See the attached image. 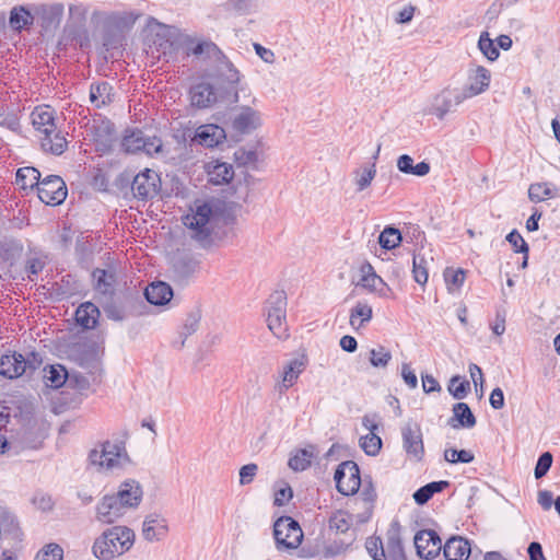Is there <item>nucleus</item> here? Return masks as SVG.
I'll return each mask as SVG.
<instances>
[{
  "label": "nucleus",
  "mask_w": 560,
  "mask_h": 560,
  "mask_svg": "<svg viewBox=\"0 0 560 560\" xmlns=\"http://www.w3.org/2000/svg\"><path fill=\"white\" fill-rule=\"evenodd\" d=\"M135 533L127 526H113L100 535L93 544V555L102 560H110L127 552L135 542Z\"/></svg>",
  "instance_id": "nucleus-1"
},
{
  "label": "nucleus",
  "mask_w": 560,
  "mask_h": 560,
  "mask_svg": "<svg viewBox=\"0 0 560 560\" xmlns=\"http://www.w3.org/2000/svg\"><path fill=\"white\" fill-rule=\"evenodd\" d=\"M184 224L191 231L190 236L197 241L200 246L209 247L213 243L212 238V208L203 202L196 206V209L184 217Z\"/></svg>",
  "instance_id": "nucleus-2"
},
{
  "label": "nucleus",
  "mask_w": 560,
  "mask_h": 560,
  "mask_svg": "<svg viewBox=\"0 0 560 560\" xmlns=\"http://www.w3.org/2000/svg\"><path fill=\"white\" fill-rule=\"evenodd\" d=\"M89 460L92 466L105 470L122 468L130 462L125 444L110 441L102 443L100 448L92 450Z\"/></svg>",
  "instance_id": "nucleus-3"
},
{
  "label": "nucleus",
  "mask_w": 560,
  "mask_h": 560,
  "mask_svg": "<svg viewBox=\"0 0 560 560\" xmlns=\"http://www.w3.org/2000/svg\"><path fill=\"white\" fill-rule=\"evenodd\" d=\"M190 103L197 108H209L218 102L237 103L238 92L231 94L223 92L221 88H217L208 82H200L190 88L189 91Z\"/></svg>",
  "instance_id": "nucleus-4"
},
{
  "label": "nucleus",
  "mask_w": 560,
  "mask_h": 560,
  "mask_svg": "<svg viewBox=\"0 0 560 560\" xmlns=\"http://www.w3.org/2000/svg\"><path fill=\"white\" fill-rule=\"evenodd\" d=\"M267 324L270 331L278 338L287 336V294L275 291L266 302Z\"/></svg>",
  "instance_id": "nucleus-5"
},
{
  "label": "nucleus",
  "mask_w": 560,
  "mask_h": 560,
  "mask_svg": "<svg viewBox=\"0 0 560 560\" xmlns=\"http://www.w3.org/2000/svg\"><path fill=\"white\" fill-rule=\"evenodd\" d=\"M273 536L278 550L296 549L303 540L300 524L290 516H281L275 522Z\"/></svg>",
  "instance_id": "nucleus-6"
},
{
  "label": "nucleus",
  "mask_w": 560,
  "mask_h": 560,
  "mask_svg": "<svg viewBox=\"0 0 560 560\" xmlns=\"http://www.w3.org/2000/svg\"><path fill=\"white\" fill-rule=\"evenodd\" d=\"M465 95L459 89L445 88L435 94L431 104L425 109V114L433 115L438 119L443 120L453 108L465 101Z\"/></svg>",
  "instance_id": "nucleus-7"
},
{
  "label": "nucleus",
  "mask_w": 560,
  "mask_h": 560,
  "mask_svg": "<svg viewBox=\"0 0 560 560\" xmlns=\"http://www.w3.org/2000/svg\"><path fill=\"white\" fill-rule=\"evenodd\" d=\"M334 479L337 490L343 495L355 494L361 485L359 466L352 460L338 465Z\"/></svg>",
  "instance_id": "nucleus-8"
},
{
  "label": "nucleus",
  "mask_w": 560,
  "mask_h": 560,
  "mask_svg": "<svg viewBox=\"0 0 560 560\" xmlns=\"http://www.w3.org/2000/svg\"><path fill=\"white\" fill-rule=\"evenodd\" d=\"M36 188L38 198L46 205H60L67 197V186L57 175H49L42 182L39 180Z\"/></svg>",
  "instance_id": "nucleus-9"
},
{
  "label": "nucleus",
  "mask_w": 560,
  "mask_h": 560,
  "mask_svg": "<svg viewBox=\"0 0 560 560\" xmlns=\"http://www.w3.org/2000/svg\"><path fill=\"white\" fill-rule=\"evenodd\" d=\"M402 447L410 459L420 462L424 456L423 436L417 422L408 421L401 428Z\"/></svg>",
  "instance_id": "nucleus-10"
},
{
  "label": "nucleus",
  "mask_w": 560,
  "mask_h": 560,
  "mask_svg": "<svg viewBox=\"0 0 560 560\" xmlns=\"http://www.w3.org/2000/svg\"><path fill=\"white\" fill-rule=\"evenodd\" d=\"M161 187L159 174L150 168L137 174L131 184L133 196L140 200L151 199L158 195Z\"/></svg>",
  "instance_id": "nucleus-11"
},
{
  "label": "nucleus",
  "mask_w": 560,
  "mask_h": 560,
  "mask_svg": "<svg viewBox=\"0 0 560 560\" xmlns=\"http://www.w3.org/2000/svg\"><path fill=\"white\" fill-rule=\"evenodd\" d=\"M95 510L96 520L103 524H114L129 512L114 493L105 494L96 504Z\"/></svg>",
  "instance_id": "nucleus-12"
},
{
  "label": "nucleus",
  "mask_w": 560,
  "mask_h": 560,
  "mask_svg": "<svg viewBox=\"0 0 560 560\" xmlns=\"http://www.w3.org/2000/svg\"><path fill=\"white\" fill-rule=\"evenodd\" d=\"M491 82V72L483 66L470 67L467 71V83L460 92L465 98H471L486 92Z\"/></svg>",
  "instance_id": "nucleus-13"
},
{
  "label": "nucleus",
  "mask_w": 560,
  "mask_h": 560,
  "mask_svg": "<svg viewBox=\"0 0 560 560\" xmlns=\"http://www.w3.org/2000/svg\"><path fill=\"white\" fill-rule=\"evenodd\" d=\"M417 555L425 560L434 559L439 556L442 541L439 535L432 529L419 530L413 538Z\"/></svg>",
  "instance_id": "nucleus-14"
},
{
  "label": "nucleus",
  "mask_w": 560,
  "mask_h": 560,
  "mask_svg": "<svg viewBox=\"0 0 560 560\" xmlns=\"http://www.w3.org/2000/svg\"><path fill=\"white\" fill-rule=\"evenodd\" d=\"M93 288L95 292L107 299H112L116 291L117 272L116 268L108 266V268H95L92 271Z\"/></svg>",
  "instance_id": "nucleus-15"
},
{
  "label": "nucleus",
  "mask_w": 560,
  "mask_h": 560,
  "mask_svg": "<svg viewBox=\"0 0 560 560\" xmlns=\"http://www.w3.org/2000/svg\"><path fill=\"white\" fill-rule=\"evenodd\" d=\"M306 359L304 357L294 358L283 365L280 381L276 384V390L282 395L292 387L299 380L300 375L306 368Z\"/></svg>",
  "instance_id": "nucleus-16"
},
{
  "label": "nucleus",
  "mask_w": 560,
  "mask_h": 560,
  "mask_svg": "<svg viewBox=\"0 0 560 560\" xmlns=\"http://www.w3.org/2000/svg\"><path fill=\"white\" fill-rule=\"evenodd\" d=\"M261 125L260 113L250 106H241L232 119V128L241 135H247Z\"/></svg>",
  "instance_id": "nucleus-17"
},
{
  "label": "nucleus",
  "mask_w": 560,
  "mask_h": 560,
  "mask_svg": "<svg viewBox=\"0 0 560 560\" xmlns=\"http://www.w3.org/2000/svg\"><path fill=\"white\" fill-rule=\"evenodd\" d=\"M114 494L124 503L125 508L131 511L137 509L141 503L143 490L139 481L128 479L119 485L117 492Z\"/></svg>",
  "instance_id": "nucleus-18"
},
{
  "label": "nucleus",
  "mask_w": 560,
  "mask_h": 560,
  "mask_svg": "<svg viewBox=\"0 0 560 560\" xmlns=\"http://www.w3.org/2000/svg\"><path fill=\"white\" fill-rule=\"evenodd\" d=\"M226 138L225 130L215 124L201 125L196 129L194 141L206 148H214Z\"/></svg>",
  "instance_id": "nucleus-19"
},
{
  "label": "nucleus",
  "mask_w": 560,
  "mask_h": 560,
  "mask_svg": "<svg viewBox=\"0 0 560 560\" xmlns=\"http://www.w3.org/2000/svg\"><path fill=\"white\" fill-rule=\"evenodd\" d=\"M25 358L18 352L3 354L0 359V374L13 380L25 373Z\"/></svg>",
  "instance_id": "nucleus-20"
},
{
  "label": "nucleus",
  "mask_w": 560,
  "mask_h": 560,
  "mask_svg": "<svg viewBox=\"0 0 560 560\" xmlns=\"http://www.w3.org/2000/svg\"><path fill=\"white\" fill-rule=\"evenodd\" d=\"M167 534L166 521L156 514L148 515L142 524V536L148 541H159Z\"/></svg>",
  "instance_id": "nucleus-21"
},
{
  "label": "nucleus",
  "mask_w": 560,
  "mask_h": 560,
  "mask_svg": "<svg viewBox=\"0 0 560 560\" xmlns=\"http://www.w3.org/2000/svg\"><path fill=\"white\" fill-rule=\"evenodd\" d=\"M32 124L37 131L43 133V137L54 133L57 129L54 110L50 106L36 107L32 113Z\"/></svg>",
  "instance_id": "nucleus-22"
},
{
  "label": "nucleus",
  "mask_w": 560,
  "mask_h": 560,
  "mask_svg": "<svg viewBox=\"0 0 560 560\" xmlns=\"http://www.w3.org/2000/svg\"><path fill=\"white\" fill-rule=\"evenodd\" d=\"M470 552V544L463 537H452L443 547V553L446 560H467Z\"/></svg>",
  "instance_id": "nucleus-23"
},
{
  "label": "nucleus",
  "mask_w": 560,
  "mask_h": 560,
  "mask_svg": "<svg viewBox=\"0 0 560 560\" xmlns=\"http://www.w3.org/2000/svg\"><path fill=\"white\" fill-rule=\"evenodd\" d=\"M89 98L94 107L102 108L114 101L113 86L106 81L92 83Z\"/></svg>",
  "instance_id": "nucleus-24"
},
{
  "label": "nucleus",
  "mask_w": 560,
  "mask_h": 560,
  "mask_svg": "<svg viewBox=\"0 0 560 560\" xmlns=\"http://www.w3.org/2000/svg\"><path fill=\"white\" fill-rule=\"evenodd\" d=\"M144 296L150 304L164 305L171 301L173 290L165 282H153L145 288Z\"/></svg>",
  "instance_id": "nucleus-25"
},
{
  "label": "nucleus",
  "mask_w": 560,
  "mask_h": 560,
  "mask_svg": "<svg viewBox=\"0 0 560 560\" xmlns=\"http://www.w3.org/2000/svg\"><path fill=\"white\" fill-rule=\"evenodd\" d=\"M448 424L454 429H470L476 425V417L466 402H457L453 406V417Z\"/></svg>",
  "instance_id": "nucleus-26"
},
{
  "label": "nucleus",
  "mask_w": 560,
  "mask_h": 560,
  "mask_svg": "<svg viewBox=\"0 0 560 560\" xmlns=\"http://www.w3.org/2000/svg\"><path fill=\"white\" fill-rule=\"evenodd\" d=\"M373 317L372 306L365 301H358L350 311L349 323L355 330L365 326Z\"/></svg>",
  "instance_id": "nucleus-27"
},
{
  "label": "nucleus",
  "mask_w": 560,
  "mask_h": 560,
  "mask_svg": "<svg viewBox=\"0 0 560 560\" xmlns=\"http://www.w3.org/2000/svg\"><path fill=\"white\" fill-rule=\"evenodd\" d=\"M397 168L404 174L423 177L430 173L431 166L425 161L415 164L410 155L402 154L397 159Z\"/></svg>",
  "instance_id": "nucleus-28"
},
{
  "label": "nucleus",
  "mask_w": 560,
  "mask_h": 560,
  "mask_svg": "<svg viewBox=\"0 0 560 560\" xmlns=\"http://www.w3.org/2000/svg\"><path fill=\"white\" fill-rule=\"evenodd\" d=\"M100 310L91 302L81 304L75 312L77 323L85 329H93L98 320Z\"/></svg>",
  "instance_id": "nucleus-29"
},
{
  "label": "nucleus",
  "mask_w": 560,
  "mask_h": 560,
  "mask_svg": "<svg viewBox=\"0 0 560 560\" xmlns=\"http://www.w3.org/2000/svg\"><path fill=\"white\" fill-rule=\"evenodd\" d=\"M559 188L551 183H534L529 185L528 198L533 202H541L550 198L559 197Z\"/></svg>",
  "instance_id": "nucleus-30"
},
{
  "label": "nucleus",
  "mask_w": 560,
  "mask_h": 560,
  "mask_svg": "<svg viewBox=\"0 0 560 560\" xmlns=\"http://www.w3.org/2000/svg\"><path fill=\"white\" fill-rule=\"evenodd\" d=\"M385 552L387 558L405 553L400 536V525L397 522L392 523L386 533Z\"/></svg>",
  "instance_id": "nucleus-31"
},
{
  "label": "nucleus",
  "mask_w": 560,
  "mask_h": 560,
  "mask_svg": "<svg viewBox=\"0 0 560 560\" xmlns=\"http://www.w3.org/2000/svg\"><path fill=\"white\" fill-rule=\"evenodd\" d=\"M219 78L228 84L225 88H221L223 92H230L231 94L237 92L235 85L240 82L241 74L231 61L225 60L222 62Z\"/></svg>",
  "instance_id": "nucleus-32"
},
{
  "label": "nucleus",
  "mask_w": 560,
  "mask_h": 560,
  "mask_svg": "<svg viewBox=\"0 0 560 560\" xmlns=\"http://www.w3.org/2000/svg\"><path fill=\"white\" fill-rule=\"evenodd\" d=\"M448 481L441 480V481H432L430 483H427L425 486L419 488L413 493V499L417 504L423 505L425 504L435 493H439L443 491L445 488L448 487Z\"/></svg>",
  "instance_id": "nucleus-33"
},
{
  "label": "nucleus",
  "mask_w": 560,
  "mask_h": 560,
  "mask_svg": "<svg viewBox=\"0 0 560 560\" xmlns=\"http://www.w3.org/2000/svg\"><path fill=\"white\" fill-rule=\"evenodd\" d=\"M42 147L45 151L60 155L66 151L68 141L60 131L56 130L54 133L46 135L42 138Z\"/></svg>",
  "instance_id": "nucleus-34"
},
{
  "label": "nucleus",
  "mask_w": 560,
  "mask_h": 560,
  "mask_svg": "<svg viewBox=\"0 0 560 560\" xmlns=\"http://www.w3.org/2000/svg\"><path fill=\"white\" fill-rule=\"evenodd\" d=\"M40 179V173L38 170L32 166L21 167L16 172V184L22 189L37 187Z\"/></svg>",
  "instance_id": "nucleus-35"
},
{
  "label": "nucleus",
  "mask_w": 560,
  "mask_h": 560,
  "mask_svg": "<svg viewBox=\"0 0 560 560\" xmlns=\"http://www.w3.org/2000/svg\"><path fill=\"white\" fill-rule=\"evenodd\" d=\"M44 380L47 386L59 388L67 380V371L62 365H49L44 369Z\"/></svg>",
  "instance_id": "nucleus-36"
},
{
  "label": "nucleus",
  "mask_w": 560,
  "mask_h": 560,
  "mask_svg": "<svg viewBox=\"0 0 560 560\" xmlns=\"http://www.w3.org/2000/svg\"><path fill=\"white\" fill-rule=\"evenodd\" d=\"M143 145L144 135L141 130H135L125 135L120 142L121 150L126 153H137L142 150Z\"/></svg>",
  "instance_id": "nucleus-37"
},
{
  "label": "nucleus",
  "mask_w": 560,
  "mask_h": 560,
  "mask_svg": "<svg viewBox=\"0 0 560 560\" xmlns=\"http://www.w3.org/2000/svg\"><path fill=\"white\" fill-rule=\"evenodd\" d=\"M210 180L215 185L230 183L234 177L232 165L228 163H217L211 171H209Z\"/></svg>",
  "instance_id": "nucleus-38"
},
{
  "label": "nucleus",
  "mask_w": 560,
  "mask_h": 560,
  "mask_svg": "<svg viewBox=\"0 0 560 560\" xmlns=\"http://www.w3.org/2000/svg\"><path fill=\"white\" fill-rule=\"evenodd\" d=\"M352 526V515L346 511L338 510L329 517V527L337 533L345 534Z\"/></svg>",
  "instance_id": "nucleus-39"
},
{
  "label": "nucleus",
  "mask_w": 560,
  "mask_h": 560,
  "mask_svg": "<svg viewBox=\"0 0 560 560\" xmlns=\"http://www.w3.org/2000/svg\"><path fill=\"white\" fill-rule=\"evenodd\" d=\"M354 174V183L357 185V190L362 191L366 189L376 175V166L373 163L371 166H363L353 172Z\"/></svg>",
  "instance_id": "nucleus-40"
},
{
  "label": "nucleus",
  "mask_w": 560,
  "mask_h": 560,
  "mask_svg": "<svg viewBox=\"0 0 560 560\" xmlns=\"http://www.w3.org/2000/svg\"><path fill=\"white\" fill-rule=\"evenodd\" d=\"M401 240L400 231L393 226H386L378 236V243L385 249L396 248Z\"/></svg>",
  "instance_id": "nucleus-41"
},
{
  "label": "nucleus",
  "mask_w": 560,
  "mask_h": 560,
  "mask_svg": "<svg viewBox=\"0 0 560 560\" xmlns=\"http://www.w3.org/2000/svg\"><path fill=\"white\" fill-rule=\"evenodd\" d=\"M312 458L311 452L300 450L289 458L288 465L294 471H303L311 466Z\"/></svg>",
  "instance_id": "nucleus-42"
},
{
  "label": "nucleus",
  "mask_w": 560,
  "mask_h": 560,
  "mask_svg": "<svg viewBox=\"0 0 560 560\" xmlns=\"http://www.w3.org/2000/svg\"><path fill=\"white\" fill-rule=\"evenodd\" d=\"M33 16L24 8H13L10 14V25L14 30H22L28 24H32Z\"/></svg>",
  "instance_id": "nucleus-43"
},
{
  "label": "nucleus",
  "mask_w": 560,
  "mask_h": 560,
  "mask_svg": "<svg viewBox=\"0 0 560 560\" xmlns=\"http://www.w3.org/2000/svg\"><path fill=\"white\" fill-rule=\"evenodd\" d=\"M412 273L417 283L423 285L427 283L429 275L427 260L420 254H415L412 259Z\"/></svg>",
  "instance_id": "nucleus-44"
},
{
  "label": "nucleus",
  "mask_w": 560,
  "mask_h": 560,
  "mask_svg": "<svg viewBox=\"0 0 560 560\" xmlns=\"http://www.w3.org/2000/svg\"><path fill=\"white\" fill-rule=\"evenodd\" d=\"M200 322V315L198 313H190L187 315L180 331L179 337L182 338L179 348H183L185 345V340L192 334H195L198 329Z\"/></svg>",
  "instance_id": "nucleus-45"
},
{
  "label": "nucleus",
  "mask_w": 560,
  "mask_h": 560,
  "mask_svg": "<svg viewBox=\"0 0 560 560\" xmlns=\"http://www.w3.org/2000/svg\"><path fill=\"white\" fill-rule=\"evenodd\" d=\"M1 533L18 536L19 524L12 513L0 506V534Z\"/></svg>",
  "instance_id": "nucleus-46"
},
{
  "label": "nucleus",
  "mask_w": 560,
  "mask_h": 560,
  "mask_svg": "<svg viewBox=\"0 0 560 560\" xmlns=\"http://www.w3.org/2000/svg\"><path fill=\"white\" fill-rule=\"evenodd\" d=\"M360 446L369 456H375L382 447V439L376 433H368L360 439Z\"/></svg>",
  "instance_id": "nucleus-47"
},
{
  "label": "nucleus",
  "mask_w": 560,
  "mask_h": 560,
  "mask_svg": "<svg viewBox=\"0 0 560 560\" xmlns=\"http://www.w3.org/2000/svg\"><path fill=\"white\" fill-rule=\"evenodd\" d=\"M470 390V384L456 375L450 380L448 392L455 399H464Z\"/></svg>",
  "instance_id": "nucleus-48"
},
{
  "label": "nucleus",
  "mask_w": 560,
  "mask_h": 560,
  "mask_svg": "<svg viewBox=\"0 0 560 560\" xmlns=\"http://www.w3.org/2000/svg\"><path fill=\"white\" fill-rule=\"evenodd\" d=\"M370 363L374 368L384 369L388 365L392 360V353L385 349L383 346H378L377 348H373L370 350Z\"/></svg>",
  "instance_id": "nucleus-49"
},
{
  "label": "nucleus",
  "mask_w": 560,
  "mask_h": 560,
  "mask_svg": "<svg viewBox=\"0 0 560 560\" xmlns=\"http://www.w3.org/2000/svg\"><path fill=\"white\" fill-rule=\"evenodd\" d=\"M478 47L480 51L483 54V56L490 61H494L498 59L499 50L494 46L493 40L489 37V34L487 32L481 33L478 40Z\"/></svg>",
  "instance_id": "nucleus-50"
},
{
  "label": "nucleus",
  "mask_w": 560,
  "mask_h": 560,
  "mask_svg": "<svg viewBox=\"0 0 560 560\" xmlns=\"http://www.w3.org/2000/svg\"><path fill=\"white\" fill-rule=\"evenodd\" d=\"M365 548L373 560H387L385 547L380 537H369L365 541Z\"/></svg>",
  "instance_id": "nucleus-51"
},
{
  "label": "nucleus",
  "mask_w": 560,
  "mask_h": 560,
  "mask_svg": "<svg viewBox=\"0 0 560 560\" xmlns=\"http://www.w3.org/2000/svg\"><path fill=\"white\" fill-rule=\"evenodd\" d=\"M475 456L470 451L448 448L444 452V459L451 464H469L474 460Z\"/></svg>",
  "instance_id": "nucleus-52"
},
{
  "label": "nucleus",
  "mask_w": 560,
  "mask_h": 560,
  "mask_svg": "<svg viewBox=\"0 0 560 560\" xmlns=\"http://www.w3.org/2000/svg\"><path fill=\"white\" fill-rule=\"evenodd\" d=\"M362 271L363 276L361 278V284L364 288H368L371 291H376L378 285L384 284L382 278L374 272L371 265L363 267Z\"/></svg>",
  "instance_id": "nucleus-53"
},
{
  "label": "nucleus",
  "mask_w": 560,
  "mask_h": 560,
  "mask_svg": "<svg viewBox=\"0 0 560 560\" xmlns=\"http://www.w3.org/2000/svg\"><path fill=\"white\" fill-rule=\"evenodd\" d=\"M147 155L151 158L159 156L163 152V142L159 137H145L144 136V145L142 150Z\"/></svg>",
  "instance_id": "nucleus-54"
},
{
  "label": "nucleus",
  "mask_w": 560,
  "mask_h": 560,
  "mask_svg": "<svg viewBox=\"0 0 560 560\" xmlns=\"http://www.w3.org/2000/svg\"><path fill=\"white\" fill-rule=\"evenodd\" d=\"M189 52L197 57H210L211 55L221 54L220 49L214 43L207 40L198 43L194 48L189 50Z\"/></svg>",
  "instance_id": "nucleus-55"
},
{
  "label": "nucleus",
  "mask_w": 560,
  "mask_h": 560,
  "mask_svg": "<svg viewBox=\"0 0 560 560\" xmlns=\"http://www.w3.org/2000/svg\"><path fill=\"white\" fill-rule=\"evenodd\" d=\"M551 465H552V455H551V453H549V452L542 453L538 457V460L536 463L535 472H534L535 474V478L536 479H540L544 476H546L547 472L549 471Z\"/></svg>",
  "instance_id": "nucleus-56"
},
{
  "label": "nucleus",
  "mask_w": 560,
  "mask_h": 560,
  "mask_svg": "<svg viewBox=\"0 0 560 560\" xmlns=\"http://www.w3.org/2000/svg\"><path fill=\"white\" fill-rule=\"evenodd\" d=\"M235 161L238 165L249 166L257 162V153L254 150L238 149L234 153Z\"/></svg>",
  "instance_id": "nucleus-57"
},
{
  "label": "nucleus",
  "mask_w": 560,
  "mask_h": 560,
  "mask_svg": "<svg viewBox=\"0 0 560 560\" xmlns=\"http://www.w3.org/2000/svg\"><path fill=\"white\" fill-rule=\"evenodd\" d=\"M506 241L513 246L516 253L527 254L529 250L527 243L524 241L523 236L518 233L517 230L511 231L506 235Z\"/></svg>",
  "instance_id": "nucleus-58"
},
{
  "label": "nucleus",
  "mask_w": 560,
  "mask_h": 560,
  "mask_svg": "<svg viewBox=\"0 0 560 560\" xmlns=\"http://www.w3.org/2000/svg\"><path fill=\"white\" fill-rule=\"evenodd\" d=\"M466 273L463 269H447L444 278L448 287L460 288L465 281Z\"/></svg>",
  "instance_id": "nucleus-59"
},
{
  "label": "nucleus",
  "mask_w": 560,
  "mask_h": 560,
  "mask_svg": "<svg viewBox=\"0 0 560 560\" xmlns=\"http://www.w3.org/2000/svg\"><path fill=\"white\" fill-rule=\"evenodd\" d=\"M258 471V466L254 463L244 465L240 469V485L246 486L254 481Z\"/></svg>",
  "instance_id": "nucleus-60"
},
{
  "label": "nucleus",
  "mask_w": 560,
  "mask_h": 560,
  "mask_svg": "<svg viewBox=\"0 0 560 560\" xmlns=\"http://www.w3.org/2000/svg\"><path fill=\"white\" fill-rule=\"evenodd\" d=\"M62 548L56 544L47 545L46 549L42 555H37L38 560H61L62 559Z\"/></svg>",
  "instance_id": "nucleus-61"
},
{
  "label": "nucleus",
  "mask_w": 560,
  "mask_h": 560,
  "mask_svg": "<svg viewBox=\"0 0 560 560\" xmlns=\"http://www.w3.org/2000/svg\"><path fill=\"white\" fill-rule=\"evenodd\" d=\"M33 504L43 512H48L54 508V501L49 494L36 493L33 498Z\"/></svg>",
  "instance_id": "nucleus-62"
},
{
  "label": "nucleus",
  "mask_w": 560,
  "mask_h": 560,
  "mask_svg": "<svg viewBox=\"0 0 560 560\" xmlns=\"http://www.w3.org/2000/svg\"><path fill=\"white\" fill-rule=\"evenodd\" d=\"M293 497V491L290 486H285L283 488H280L275 493V501L273 504L277 506L284 505L285 502H288Z\"/></svg>",
  "instance_id": "nucleus-63"
},
{
  "label": "nucleus",
  "mask_w": 560,
  "mask_h": 560,
  "mask_svg": "<svg viewBox=\"0 0 560 560\" xmlns=\"http://www.w3.org/2000/svg\"><path fill=\"white\" fill-rule=\"evenodd\" d=\"M415 12H416V7H413L411 4L406 5L397 13V15L395 18V22L398 24L409 23L412 20Z\"/></svg>",
  "instance_id": "nucleus-64"
}]
</instances>
